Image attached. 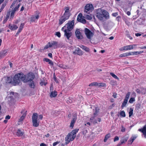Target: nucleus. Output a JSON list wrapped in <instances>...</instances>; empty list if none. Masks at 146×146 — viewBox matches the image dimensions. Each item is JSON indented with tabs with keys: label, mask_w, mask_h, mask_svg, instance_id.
I'll list each match as a JSON object with an SVG mask.
<instances>
[{
	"label": "nucleus",
	"mask_w": 146,
	"mask_h": 146,
	"mask_svg": "<svg viewBox=\"0 0 146 146\" xmlns=\"http://www.w3.org/2000/svg\"><path fill=\"white\" fill-rule=\"evenodd\" d=\"M17 10H18V9H17V8H16L15 7L14 9H12L11 11V17L13 16L16 11Z\"/></svg>",
	"instance_id": "29"
},
{
	"label": "nucleus",
	"mask_w": 146,
	"mask_h": 146,
	"mask_svg": "<svg viewBox=\"0 0 146 146\" xmlns=\"http://www.w3.org/2000/svg\"><path fill=\"white\" fill-rule=\"evenodd\" d=\"M70 13H64L63 16L62 17L67 20L69 18V17L70 16Z\"/></svg>",
	"instance_id": "24"
},
{
	"label": "nucleus",
	"mask_w": 146,
	"mask_h": 146,
	"mask_svg": "<svg viewBox=\"0 0 146 146\" xmlns=\"http://www.w3.org/2000/svg\"><path fill=\"white\" fill-rule=\"evenodd\" d=\"M60 143V142L57 141L55 142H54L53 144V146H55L57 144H59Z\"/></svg>",
	"instance_id": "56"
},
{
	"label": "nucleus",
	"mask_w": 146,
	"mask_h": 146,
	"mask_svg": "<svg viewBox=\"0 0 146 146\" xmlns=\"http://www.w3.org/2000/svg\"><path fill=\"white\" fill-rule=\"evenodd\" d=\"M121 131L122 132H124L125 131V128L123 127H122V129L121 130Z\"/></svg>",
	"instance_id": "63"
},
{
	"label": "nucleus",
	"mask_w": 146,
	"mask_h": 146,
	"mask_svg": "<svg viewBox=\"0 0 146 146\" xmlns=\"http://www.w3.org/2000/svg\"><path fill=\"white\" fill-rule=\"evenodd\" d=\"M128 100L125 99L124 100V101L122 104L121 106V108H122L124 107H125L126 105Z\"/></svg>",
	"instance_id": "33"
},
{
	"label": "nucleus",
	"mask_w": 146,
	"mask_h": 146,
	"mask_svg": "<svg viewBox=\"0 0 146 146\" xmlns=\"http://www.w3.org/2000/svg\"><path fill=\"white\" fill-rule=\"evenodd\" d=\"M25 118L21 116L20 118L19 119V122H21L23 121Z\"/></svg>",
	"instance_id": "55"
},
{
	"label": "nucleus",
	"mask_w": 146,
	"mask_h": 146,
	"mask_svg": "<svg viewBox=\"0 0 146 146\" xmlns=\"http://www.w3.org/2000/svg\"><path fill=\"white\" fill-rule=\"evenodd\" d=\"M110 137V133L107 134L105 136L104 141L106 142L108 139Z\"/></svg>",
	"instance_id": "32"
},
{
	"label": "nucleus",
	"mask_w": 146,
	"mask_h": 146,
	"mask_svg": "<svg viewBox=\"0 0 146 146\" xmlns=\"http://www.w3.org/2000/svg\"><path fill=\"white\" fill-rule=\"evenodd\" d=\"M136 138V137H131L130 139L128 141V142H131V144L134 141V140Z\"/></svg>",
	"instance_id": "45"
},
{
	"label": "nucleus",
	"mask_w": 146,
	"mask_h": 146,
	"mask_svg": "<svg viewBox=\"0 0 146 146\" xmlns=\"http://www.w3.org/2000/svg\"><path fill=\"white\" fill-rule=\"evenodd\" d=\"M141 93L143 94H145L146 93V89L144 88H142L141 91Z\"/></svg>",
	"instance_id": "48"
},
{
	"label": "nucleus",
	"mask_w": 146,
	"mask_h": 146,
	"mask_svg": "<svg viewBox=\"0 0 146 146\" xmlns=\"http://www.w3.org/2000/svg\"><path fill=\"white\" fill-rule=\"evenodd\" d=\"M78 129H75L72 131L71 132L68 133L67 136L71 139L70 140L71 141H73L75 138L76 136V133L78 132Z\"/></svg>",
	"instance_id": "6"
},
{
	"label": "nucleus",
	"mask_w": 146,
	"mask_h": 146,
	"mask_svg": "<svg viewBox=\"0 0 146 146\" xmlns=\"http://www.w3.org/2000/svg\"><path fill=\"white\" fill-rule=\"evenodd\" d=\"M57 92L55 91L54 92H51L50 95V97L51 98L55 97L57 95Z\"/></svg>",
	"instance_id": "28"
},
{
	"label": "nucleus",
	"mask_w": 146,
	"mask_h": 146,
	"mask_svg": "<svg viewBox=\"0 0 146 146\" xmlns=\"http://www.w3.org/2000/svg\"><path fill=\"white\" fill-rule=\"evenodd\" d=\"M138 131L142 133L145 138H146V125H145L142 128L139 129Z\"/></svg>",
	"instance_id": "14"
},
{
	"label": "nucleus",
	"mask_w": 146,
	"mask_h": 146,
	"mask_svg": "<svg viewBox=\"0 0 146 146\" xmlns=\"http://www.w3.org/2000/svg\"><path fill=\"white\" fill-rule=\"evenodd\" d=\"M74 21H69L65 26H66V29L72 31L74 28Z\"/></svg>",
	"instance_id": "7"
},
{
	"label": "nucleus",
	"mask_w": 146,
	"mask_h": 146,
	"mask_svg": "<svg viewBox=\"0 0 146 146\" xmlns=\"http://www.w3.org/2000/svg\"><path fill=\"white\" fill-rule=\"evenodd\" d=\"M6 82L8 83H11L12 82V80L11 78L9 77H7L6 79Z\"/></svg>",
	"instance_id": "43"
},
{
	"label": "nucleus",
	"mask_w": 146,
	"mask_h": 146,
	"mask_svg": "<svg viewBox=\"0 0 146 146\" xmlns=\"http://www.w3.org/2000/svg\"><path fill=\"white\" fill-rule=\"evenodd\" d=\"M95 15L100 21H104L109 18V13L105 10H102L101 9L96 10Z\"/></svg>",
	"instance_id": "1"
},
{
	"label": "nucleus",
	"mask_w": 146,
	"mask_h": 146,
	"mask_svg": "<svg viewBox=\"0 0 146 146\" xmlns=\"http://www.w3.org/2000/svg\"><path fill=\"white\" fill-rule=\"evenodd\" d=\"M54 81L56 83H58V80H57V79L56 78V76H55V74L54 73Z\"/></svg>",
	"instance_id": "52"
},
{
	"label": "nucleus",
	"mask_w": 146,
	"mask_h": 146,
	"mask_svg": "<svg viewBox=\"0 0 146 146\" xmlns=\"http://www.w3.org/2000/svg\"><path fill=\"white\" fill-rule=\"evenodd\" d=\"M25 25V24L24 23H21L19 29L22 30L24 26Z\"/></svg>",
	"instance_id": "53"
},
{
	"label": "nucleus",
	"mask_w": 146,
	"mask_h": 146,
	"mask_svg": "<svg viewBox=\"0 0 146 146\" xmlns=\"http://www.w3.org/2000/svg\"><path fill=\"white\" fill-rule=\"evenodd\" d=\"M70 139L69 137H67V136H66V142L65 143V144H68L70 141H71L70 140H71Z\"/></svg>",
	"instance_id": "34"
},
{
	"label": "nucleus",
	"mask_w": 146,
	"mask_h": 146,
	"mask_svg": "<svg viewBox=\"0 0 146 146\" xmlns=\"http://www.w3.org/2000/svg\"><path fill=\"white\" fill-rule=\"evenodd\" d=\"M135 101V99L134 98H130L129 101V102L131 104L133 103V102H134Z\"/></svg>",
	"instance_id": "47"
},
{
	"label": "nucleus",
	"mask_w": 146,
	"mask_h": 146,
	"mask_svg": "<svg viewBox=\"0 0 146 146\" xmlns=\"http://www.w3.org/2000/svg\"><path fill=\"white\" fill-rule=\"evenodd\" d=\"M79 46L83 50H85L86 52H89L90 50L88 47L82 45H79Z\"/></svg>",
	"instance_id": "19"
},
{
	"label": "nucleus",
	"mask_w": 146,
	"mask_h": 146,
	"mask_svg": "<svg viewBox=\"0 0 146 146\" xmlns=\"http://www.w3.org/2000/svg\"><path fill=\"white\" fill-rule=\"evenodd\" d=\"M133 110L132 108H130V111L129 113V117H131L133 114Z\"/></svg>",
	"instance_id": "40"
},
{
	"label": "nucleus",
	"mask_w": 146,
	"mask_h": 146,
	"mask_svg": "<svg viewBox=\"0 0 146 146\" xmlns=\"http://www.w3.org/2000/svg\"><path fill=\"white\" fill-rule=\"evenodd\" d=\"M73 54H77L78 55L81 56L83 54V52L79 48H77L73 52Z\"/></svg>",
	"instance_id": "13"
},
{
	"label": "nucleus",
	"mask_w": 146,
	"mask_h": 146,
	"mask_svg": "<svg viewBox=\"0 0 146 146\" xmlns=\"http://www.w3.org/2000/svg\"><path fill=\"white\" fill-rule=\"evenodd\" d=\"M130 95V92H128L126 95L125 98V99L128 100L129 96Z\"/></svg>",
	"instance_id": "46"
},
{
	"label": "nucleus",
	"mask_w": 146,
	"mask_h": 146,
	"mask_svg": "<svg viewBox=\"0 0 146 146\" xmlns=\"http://www.w3.org/2000/svg\"><path fill=\"white\" fill-rule=\"evenodd\" d=\"M86 18L88 20H91L92 19V18L91 15H86L85 16Z\"/></svg>",
	"instance_id": "44"
},
{
	"label": "nucleus",
	"mask_w": 146,
	"mask_h": 146,
	"mask_svg": "<svg viewBox=\"0 0 146 146\" xmlns=\"http://www.w3.org/2000/svg\"><path fill=\"white\" fill-rule=\"evenodd\" d=\"M95 116L94 115V116H93L91 118H90V120L91 121H93L95 119Z\"/></svg>",
	"instance_id": "59"
},
{
	"label": "nucleus",
	"mask_w": 146,
	"mask_h": 146,
	"mask_svg": "<svg viewBox=\"0 0 146 146\" xmlns=\"http://www.w3.org/2000/svg\"><path fill=\"white\" fill-rule=\"evenodd\" d=\"M38 114L37 113H34L32 117L33 126L35 127H37L39 124V122L38 121Z\"/></svg>",
	"instance_id": "5"
},
{
	"label": "nucleus",
	"mask_w": 146,
	"mask_h": 146,
	"mask_svg": "<svg viewBox=\"0 0 146 146\" xmlns=\"http://www.w3.org/2000/svg\"><path fill=\"white\" fill-rule=\"evenodd\" d=\"M99 111V109L98 107H96L95 109V111L94 113V115H97Z\"/></svg>",
	"instance_id": "35"
},
{
	"label": "nucleus",
	"mask_w": 146,
	"mask_h": 146,
	"mask_svg": "<svg viewBox=\"0 0 146 146\" xmlns=\"http://www.w3.org/2000/svg\"><path fill=\"white\" fill-rule=\"evenodd\" d=\"M6 5V3H4L3 4H2L1 7L0 9V13H1L3 10V9L5 7Z\"/></svg>",
	"instance_id": "36"
},
{
	"label": "nucleus",
	"mask_w": 146,
	"mask_h": 146,
	"mask_svg": "<svg viewBox=\"0 0 146 146\" xmlns=\"http://www.w3.org/2000/svg\"><path fill=\"white\" fill-rule=\"evenodd\" d=\"M113 16L115 17L118 15V13H113L112 14Z\"/></svg>",
	"instance_id": "58"
},
{
	"label": "nucleus",
	"mask_w": 146,
	"mask_h": 146,
	"mask_svg": "<svg viewBox=\"0 0 146 146\" xmlns=\"http://www.w3.org/2000/svg\"><path fill=\"white\" fill-rule=\"evenodd\" d=\"M93 9V7L92 5L87 4L85 7L84 12L87 13H89Z\"/></svg>",
	"instance_id": "8"
},
{
	"label": "nucleus",
	"mask_w": 146,
	"mask_h": 146,
	"mask_svg": "<svg viewBox=\"0 0 146 146\" xmlns=\"http://www.w3.org/2000/svg\"><path fill=\"white\" fill-rule=\"evenodd\" d=\"M7 52L6 50H4L1 51L0 52V59H1L6 56Z\"/></svg>",
	"instance_id": "17"
},
{
	"label": "nucleus",
	"mask_w": 146,
	"mask_h": 146,
	"mask_svg": "<svg viewBox=\"0 0 146 146\" xmlns=\"http://www.w3.org/2000/svg\"><path fill=\"white\" fill-rule=\"evenodd\" d=\"M29 82V85L30 87L31 88H34L35 86L34 82L33 81H32Z\"/></svg>",
	"instance_id": "23"
},
{
	"label": "nucleus",
	"mask_w": 146,
	"mask_h": 146,
	"mask_svg": "<svg viewBox=\"0 0 146 146\" xmlns=\"http://www.w3.org/2000/svg\"><path fill=\"white\" fill-rule=\"evenodd\" d=\"M62 31L64 33V36L68 40L70 39V38L72 36V33L71 30L66 29V26H64L62 28Z\"/></svg>",
	"instance_id": "4"
},
{
	"label": "nucleus",
	"mask_w": 146,
	"mask_h": 146,
	"mask_svg": "<svg viewBox=\"0 0 146 146\" xmlns=\"http://www.w3.org/2000/svg\"><path fill=\"white\" fill-rule=\"evenodd\" d=\"M106 85L105 84L102 83H97V86H98L104 87Z\"/></svg>",
	"instance_id": "37"
},
{
	"label": "nucleus",
	"mask_w": 146,
	"mask_h": 146,
	"mask_svg": "<svg viewBox=\"0 0 146 146\" xmlns=\"http://www.w3.org/2000/svg\"><path fill=\"white\" fill-rule=\"evenodd\" d=\"M10 95H11V96H10L9 97L10 98H11V99H14L13 96L14 95V93L13 92H11L10 93Z\"/></svg>",
	"instance_id": "50"
},
{
	"label": "nucleus",
	"mask_w": 146,
	"mask_h": 146,
	"mask_svg": "<svg viewBox=\"0 0 146 146\" xmlns=\"http://www.w3.org/2000/svg\"><path fill=\"white\" fill-rule=\"evenodd\" d=\"M110 75H111L114 78H115L116 79H117V80L119 79V78L113 73H112V72H110Z\"/></svg>",
	"instance_id": "38"
},
{
	"label": "nucleus",
	"mask_w": 146,
	"mask_h": 146,
	"mask_svg": "<svg viewBox=\"0 0 146 146\" xmlns=\"http://www.w3.org/2000/svg\"><path fill=\"white\" fill-rule=\"evenodd\" d=\"M66 20L61 17L59 21V24L62 25Z\"/></svg>",
	"instance_id": "31"
},
{
	"label": "nucleus",
	"mask_w": 146,
	"mask_h": 146,
	"mask_svg": "<svg viewBox=\"0 0 146 146\" xmlns=\"http://www.w3.org/2000/svg\"><path fill=\"white\" fill-rule=\"evenodd\" d=\"M65 8L66 9V10L65 11L64 13H70L69 12V8L68 7H65Z\"/></svg>",
	"instance_id": "41"
},
{
	"label": "nucleus",
	"mask_w": 146,
	"mask_h": 146,
	"mask_svg": "<svg viewBox=\"0 0 146 146\" xmlns=\"http://www.w3.org/2000/svg\"><path fill=\"white\" fill-rule=\"evenodd\" d=\"M9 28L11 30H15L18 28V27L15 25H12L10 24L9 26Z\"/></svg>",
	"instance_id": "21"
},
{
	"label": "nucleus",
	"mask_w": 146,
	"mask_h": 146,
	"mask_svg": "<svg viewBox=\"0 0 146 146\" xmlns=\"http://www.w3.org/2000/svg\"><path fill=\"white\" fill-rule=\"evenodd\" d=\"M77 20L78 22H80L84 24H85L86 23V20L83 19L82 15L81 13H80L78 15Z\"/></svg>",
	"instance_id": "10"
},
{
	"label": "nucleus",
	"mask_w": 146,
	"mask_h": 146,
	"mask_svg": "<svg viewBox=\"0 0 146 146\" xmlns=\"http://www.w3.org/2000/svg\"><path fill=\"white\" fill-rule=\"evenodd\" d=\"M27 111H25L24 110H22L21 111V113L23 114L22 117H23L25 118L27 114Z\"/></svg>",
	"instance_id": "30"
},
{
	"label": "nucleus",
	"mask_w": 146,
	"mask_h": 146,
	"mask_svg": "<svg viewBox=\"0 0 146 146\" xmlns=\"http://www.w3.org/2000/svg\"><path fill=\"white\" fill-rule=\"evenodd\" d=\"M24 132L21 130L19 129L17 130L16 132V135L19 137L21 136L24 134Z\"/></svg>",
	"instance_id": "18"
},
{
	"label": "nucleus",
	"mask_w": 146,
	"mask_h": 146,
	"mask_svg": "<svg viewBox=\"0 0 146 146\" xmlns=\"http://www.w3.org/2000/svg\"><path fill=\"white\" fill-rule=\"evenodd\" d=\"M39 16L38 15H37L35 17L33 16L31 17V21L32 22H35L37 20Z\"/></svg>",
	"instance_id": "27"
},
{
	"label": "nucleus",
	"mask_w": 146,
	"mask_h": 146,
	"mask_svg": "<svg viewBox=\"0 0 146 146\" xmlns=\"http://www.w3.org/2000/svg\"><path fill=\"white\" fill-rule=\"evenodd\" d=\"M75 33L76 34V37L78 39H81L83 37L81 35V33L79 31L78 29H77L76 30L75 32Z\"/></svg>",
	"instance_id": "15"
},
{
	"label": "nucleus",
	"mask_w": 146,
	"mask_h": 146,
	"mask_svg": "<svg viewBox=\"0 0 146 146\" xmlns=\"http://www.w3.org/2000/svg\"><path fill=\"white\" fill-rule=\"evenodd\" d=\"M77 118L76 117L73 118L72 119V120L70 125V127H71L72 128H73V127L74 126V124Z\"/></svg>",
	"instance_id": "20"
},
{
	"label": "nucleus",
	"mask_w": 146,
	"mask_h": 146,
	"mask_svg": "<svg viewBox=\"0 0 146 146\" xmlns=\"http://www.w3.org/2000/svg\"><path fill=\"white\" fill-rule=\"evenodd\" d=\"M130 55V52H129L120 54L119 57H126Z\"/></svg>",
	"instance_id": "26"
},
{
	"label": "nucleus",
	"mask_w": 146,
	"mask_h": 146,
	"mask_svg": "<svg viewBox=\"0 0 146 146\" xmlns=\"http://www.w3.org/2000/svg\"><path fill=\"white\" fill-rule=\"evenodd\" d=\"M129 137L128 136H125L122 137L120 141V142L117 145V146L120 145L123 143H126Z\"/></svg>",
	"instance_id": "12"
},
{
	"label": "nucleus",
	"mask_w": 146,
	"mask_h": 146,
	"mask_svg": "<svg viewBox=\"0 0 146 146\" xmlns=\"http://www.w3.org/2000/svg\"><path fill=\"white\" fill-rule=\"evenodd\" d=\"M24 74L22 73H19L14 76L13 84L14 86L21 84V81L23 82Z\"/></svg>",
	"instance_id": "2"
},
{
	"label": "nucleus",
	"mask_w": 146,
	"mask_h": 146,
	"mask_svg": "<svg viewBox=\"0 0 146 146\" xmlns=\"http://www.w3.org/2000/svg\"><path fill=\"white\" fill-rule=\"evenodd\" d=\"M35 76L34 74L32 72L29 73L26 76L24 74L23 82L24 83H27L30 81H33L35 78Z\"/></svg>",
	"instance_id": "3"
},
{
	"label": "nucleus",
	"mask_w": 146,
	"mask_h": 146,
	"mask_svg": "<svg viewBox=\"0 0 146 146\" xmlns=\"http://www.w3.org/2000/svg\"><path fill=\"white\" fill-rule=\"evenodd\" d=\"M97 83L96 82H92V83L90 84L89 85V86H97Z\"/></svg>",
	"instance_id": "49"
},
{
	"label": "nucleus",
	"mask_w": 146,
	"mask_h": 146,
	"mask_svg": "<svg viewBox=\"0 0 146 146\" xmlns=\"http://www.w3.org/2000/svg\"><path fill=\"white\" fill-rule=\"evenodd\" d=\"M40 146H47L44 143H42L40 144Z\"/></svg>",
	"instance_id": "64"
},
{
	"label": "nucleus",
	"mask_w": 146,
	"mask_h": 146,
	"mask_svg": "<svg viewBox=\"0 0 146 146\" xmlns=\"http://www.w3.org/2000/svg\"><path fill=\"white\" fill-rule=\"evenodd\" d=\"M125 33H126V35L127 37L129 38L130 39L132 40L133 39L132 37L130 36L128 31H126Z\"/></svg>",
	"instance_id": "39"
},
{
	"label": "nucleus",
	"mask_w": 146,
	"mask_h": 146,
	"mask_svg": "<svg viewBox=\"0 0 146 146\" xmlns=\"http://www.w3.org/2000/svg\"><path fill=\"white\" fill-rule=\"evenodd\" d=\"M39 119L40 120L42 119L43 118V116L42 115H39L38 117Z\"/></svg>",
	"instance_id": "60"
},
{
	"label": "nucleus",
	"mask_w": 146,
	"mask_h": 146,
	"mask_svg": "<svg viewBox=\"0 0 146 146\" xmlns=\"http://www.w3.org/2000/svg\"><path fill=\"white\" fill-rule=\"evenodd\" d=\"M9 14L8 13L7 14L6 16V22L7 21V20L9 19Z\"/></svg>",
	"instance_id": "57"
},
{
	"label": "nucleus",
	"mask_w": 146,
	"mask_h": 146,
	"mask_svg": "<svg viewBox=\"0 0 146 146\" xmlns=\"http://www.w3.org/2000/svg\"><path fill=\"white\" fill-rule=\"evenodd\" d=\"M55 35L58 37H60L61 36V34L60 32H56Z\"/></svg>",
	"instance_id": "51"
},
{
	"label": "nucleus",
	"mask_w": 146,
	"mask_h": 146,
	"mask_svg": "<svg viewBox=\"0 0 146 146\" xmlns=\"http://www.w3.org/2000/svg\"><path fill=\"white\" fill-rule=\"evenodd\" d=\"M119 140V138L117 136H116L114 139V141L115 142L116 141H118Z\"/></svg>",
	"instance_id": "54"
},
{
	"label": "nucleus",
	"mask_w": 146,
	"mask_h": 146,
	"mask_svg": "<svg viewBox=\"0 0 146 146\" xmlns=\"http://www.w3.org/2000/svg\"><path fill=\"white\" fill-rule=\"evenodd\" d=\"M133 48V45H131L127 46H124L123 47V49L121 50H130Z\"/></svg>",
	"instance_id": "16"
},
{
	"label": "nucleus",
	"mask_w": 146,
	"mask_h": 146,
	"mask_svg": "<svg viewBox=\"0 0 146 146\" xmlns=\"http://www.w3.org/2000/svg\"><path fill=\"white\" fill-rule=\"evenodd\" d=\"M49 47L51 48L53 47L54 48H57L58 47V42L55 41H52L48 42Z\"/></svg>",
	"instance_id": "11"
},
{
	"label": "nucleus",
	"mask_w": 146,
	"mask_h": 146,
	"mask_svg": "<svg viewBox=\"0 0 146 146\" xmlns=\"http://www.w3.org/2000/svg\"><path fill=\"white\" fill-rule=\"evenodd\" d=\"M85 33L87 38L89 39H90L93 35V33L87 28L85 29Z\"/></svg>",
	"instance_id": "9"
},
{
	"label": "nucleus",
	"mask_w": 146,
	"mask_h": 146,
	"mask_svg": "<svg viewBox=\"0 0 146 146\" xmlns=\"http://www.w3.org/2000/svg\"><path fill=\"white\" fill-rule=\"evenodd\" d=\"M120 115L122 117H125V114L124 111H121L120 113Z\"/></svg>",
	"instance_id": "42"
},
{
	"label": "nucleus",
	"mask_w": 146,
	"mask_h": 146,
	"mask_svg": "<svg viewBox=\"0 0 146 146\" xmlns=\"http://www.w3.org/2000/svg\"><path fill=\"white\" fill-rule=\"evenodd\" d=\"M91 122H92L94 124L97 123V121L95 119H94L93 121H91Z\"/></svg>",
	"instance_id": "62"
},
{
	"label": "nucleus",
	"mask_w": 146,
	"mask_h": 146,
	"mask_svg": "<svg viewBox=\"0 0 146 146\" xmlns=\"http://www.w3.org/2000/svg\"><path fill=\"white\" fill-rule=\"evenodd\" d=\"M43 61H46V62H48L49 64H50L52 66H53L54 64L53 62L51 60L48 58H44L43 59Z\"/></svg>",
	"instance_id": "25"
},
{
	"label": "nucleus",
	"mask_w": 146,
	"mask_h": 146,
	"mask_svg": "<svg viewBox=\"0 0 146 146\" xmlns=\"http://www.w3.org/2000/svg\"><path fill=\"white\" fill-rule=\"evenodd\" d=\"M136 92L138 94H140L141 93V91L138 89H137L136 90Z\"/></svg>",
	"instance_id": "61"
},
{
	"label": "nucleus",
	"mask_w": 146,
	"mask_h": 146,
	"mask_svg": "<svg viewBox=\"0 0 146 146\" xmlns=\"http://www.w3.org/2000/svg\"><path fill=\"white\" fill-rule=\"evenodd\" d=\"M143 51H135V52H130V55H136L138 54H140L143 52Z\"/></svg>",
	"instance_id": "22"
}]
</instances>
